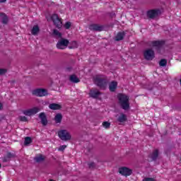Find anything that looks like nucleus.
Returning <instances> with one entry per match:
<instances>
[{
    "label": "nucleus",
    "mask_w": 181,
    "mask_h": 181,
    "mask_svg": "<svg viewBox=\"0 0 181 181\" xmlns=\"http://www.w3.org/2000/svg\"><path fill=\"white\" fill-rule=\"evenodd\" d=\"M118 104L122 110L128 111L130 108L129 96L124 93L117 94Z\"/></svg>",
    "instance_id": "1"
},
{
    "label": "nucleus",
    "mask_w": 181,
    "mask_h": 181,
    "mask_svg": "<svg viewBox=\"0 0 181 181\" xmlns=\"http://www.w3.org/2000/svg\"><path fill=\"white\" fill-rule=\"evenodd\" d=\"M95 84L99 87V88H102L103 90H105L107 88V84H108V79L107 76H104L103 75H98L94 78Z\"/></svg>",
    "instance_id": "2"
},
{
    "label": "nucleus",
    "mask_w": 181,
    "mask_h": 181,
    "mask_svg": "<svg viewBox=\"0 0 181 181\" xmlns=\"http://www.w3.org/2000/svg\"><path fill=\"white\" fill-rule=\"evenodd\" d=\"M58 136L61 141H65L66 142L71 139V135L70 134V132H69V131L66 129L59 130L58 132Z\"/></svg>",
    "instance_id": "3"
},
{
    "label": "nucleus",
    "mask_w": 181,
    "mask_h": 181,
    "mask_svg": "<svg viewBox=\"0 0 181 181\" xmlns=\"http://www.w3.org/2000/svg\"><path fill=\"white\" fill-rule=\"evenodd\" d=\"M51 20L52 21L54 25H55L56 28L58 29H62L63 23L62 22V18H59V15L52 14L51 16Z\"/></svg>",
    "instance_id": "4"
},
{
    "label": "nucleus",
    "mask_w": 181,
    "mask_h": 181,
    "mask_svg": "<svg viewBox=\"0 0 181 181\" xmlns=\"http://www.w3.org/2000/svg\"><path fill=\"white\" fill-rule=\"evenodd\" d=\"M144 57L147 61H152L155 59V51L152 49H147L144 52Z\"/></svg>",
    "instance_id": "5"
},
{
    "label": "nucleus",
    "mask_w": 181,
    "mask_h": 181,
    "mask_svg": "<svg viewBox=\"0 0 181 181\" xmlns=\"http://www.w3.org/2000/svg\"><path fill=\"white\" fill-rule=\"evenodd\" d=\"M151 44L152 45L153 47H156V50L157 51V52L160 54V50H162V48L165 45V41L163 40L151 41Z\"/></svg>",
    "instance_id": "6"
},
{
    "label": "nucleus",
    "mask_w": 181,
    "mask_h": 181,
    "mask_svg": "<svg viewBox=\"0 0 181 181\" xmlns=\"http://www.w3.org/2000/svg\"><path fill=\"white\" fill-rule=\"evenodd\" d=\"M33 95L36 97H46L47 95V90L43 88H37L33 90Z\"/></svg>",
    "instance_id": "7"
},
{
    "label": "nucleus",
    "mask_w": 181,
    "mask_h": 181,
    "mask_svg": "<svg viewBox=\"0 0 181 181\" xmlns=\"http://www.w3.org/2000/svg\"><path fill=\"white\" fill-rule=\"evenodd\" d=\"M159 15H160V10L159 9H152L147 11V16L150 19H153L156 16H159Z\"/></svg>",
    "instance_id": "8"
},
{
    "label": "nucleus",
    "mask_w": 181,
    "mask_h": 181,
    "mask_svg": "<svg viewBox=\"0 0 181 181\" xmlns=\"http://www.w3.org/2000/svg\"><path fill=\"white\" fill-rule=\"evenodd\" d=\"M89 30L94 32H103L104 30V25L100 24H90L89 25Z\"/></svg>",
    "instance_id": "9"
},
{
    "label": "nucleus",
    "mask_w": 181,
    "mask_h": 181,
    "mask_svg": "<svg viewBox=\"0 0 181 181\" xmlns=\"http://www.w3.org/2000/svg\"><path fill=\"white\" fill-rule=\"evenodd\" d=\"M69 40L67 39H64V38H62L57 44V49H64V47H67V46H69Z\"/></svg>",
    "instance_id": "10"
},
{
    "label": "nucleus",
    "mask_w": 181,
    "mask_h": 181,
    "mask_svg": "<svg viewBox=\"0 0 181 181\" xmlns=\"http://www.w3.org/2000/svg\"><path fill=\"white\" fill-rule=\"evenodd\" d=\"M119 173L120 175H122V176H131V175H132V170L127 167H122L119 168Z\"/></svg>",
    "instance_id": "11"
},
{
    "label": "nucleus",
    "mask_w": 181,
    "mask_h": 181,
    "mask_svg": "<svg viewBox=\"0 0 181 181\" xmlns=\"http://www.w3.org/2000/svg\"><path fill=\"white\" fill-rule=\"evenodd\" d=\"M101 95V92H100L97 89H90L89 92V96L91 97V98L97 99L98 97Z\"/></svg>",
    "instance_id": "12"
},
{
    "label": "nucleus",
    "mask_w": 181,
    "mask_h": 181,
    "mask_svg": "<svg viewBox=\"0 0 181 181\" xmlns=\"http://www.w3.org/2000/svg\"><path fill=\"white\" fill-rule=\"evenodd\" d=\"M159 156V150L155 149L152 153L149 154L148 158H150L151 162L156 160Z\"/></svg>",
    "instance_id": "13"
},
{
    "label": "nucleus",
    "mask_w": 181,
    "mask_h": 181,
    "mask_svg": "<svg viewBox=\"0 0 181 181\" xmlns=\"http://www.w3.org/2000/svg\"><path fill=\"white\" fill-rule=\"evenodd\" d=\"M39 118L41 119V124L44 127H46V125H47V117L46 114L45 112L40 113Z\"/></svg>",
    "instance_id": "14"
},
{
    "label": "nucleus",
    "mask_w": 181,
    "mask_h": 181,
    "mask_svg": "<svg viewBox=\"0 0 181 181\" xmlns=\"http://www.w3.org/2000/svg\"><path fill=\"white\" fill-rule=\"evenodd\" d=\"M125 35L126 33L124 31L117 33V35L115 37V40H116V42L124 40V37H125Z\"/></svg>",
    "instance_id": "15"
},
{
    "label": "nucleus",
    "mask_w": 181,
    "mask_h": 181,
    "mask_svg": "<svg viewBox=\"0 0 181 181\" xmlns=\"http://www.w3.org/2000/svg\"><path fill=\"white\" fill-rule=\"evenodd\" d=\"M117 87H118V83L117 81H113L109 84V90L111 93H114L115 90H117Z\"/></svg>",
    "instance_id": "16"
},
{
    "label": "nucleus",
    "mask_w": 181,
    "mask_h": 181,
    "mask_svg": "<svg viewBox=\"0 0 181 181\" xmlns=\"http://www.w3.org/2000/svg\"><path fill=\"white\" fill-rule=\"evenodd\" d=\"M127 120H128V117H127V115L124 113H121L117 118V122H120L121 124H123L124 122H127Z\"/></svg>",
    "instance_id": "17"
},
{
    "label": "nucleus",
    "mask_w": 181,
    "mask_h": 181,
    "mask_svg": "<svg viewBox=\"0 0 181 181\" xmlns=\"http://www.w3.org/2000/svg\"><path fill=\"white\" fill-rule=\"evenodd\" d=\"M0 18H1L3 25H6L8 23V16H6L5 13H0Z\"/></svg>",
    "instance_id": "18"
},
{
    "label": "nucleus",
    "mask_w": 181,
    "mask_h": 181,
    "mask_svg": "<svg viewBox=\"0 0 181 181\" xmlns=\"http://www.w3.org/2000/svg\"><path fill=\"white\" fill-rule=\"evenodd\" d=\"M49 109L53 110H61L62 106L57 103H51L49 105Z\"/></svg>",
    "instance_id": "19"
},
{
    "label": "nucleus",
    "mask_w": 181,
    "mask_h": 181,
    "mask_svg": "<svg viewBox=\"0 0 181 181\" xmlns=\"http://www.w3.org/2000/svg\"><path fill=\"white\" fill-rule=\"evenodd\" d=\"M39 32H40V28H39V25H34L31 30L32 35H33L34 36H36V35H37V33H39Z\"/></svg>",
    "instance_id": "20"
},
{
    "label": "nucleus",
    "mask_w": 181,
    "mask_h": 181,
    "mask_svg": "<svg viewBox=\"0 0 181 181\" xmlns=\"http://www.w3.org/2000/svg\"><path fill=\"white\" fill-rule=\"evenodd\" d=\"M69 80L71 83H80V79L74 74L70 76Z\"/></svg>",
    "instance_id": "21"
},
{
    "label": "nucleus",
    "mask_w": 181,
    "mask_h": 181,
    "mask_svg": "<svg viewBox=\"0 0 181 181\" xmlns=\"http://www.w3.org/2000/svg\"><path fill=\"white\" fill-rule=\"evenodd\" d=\"M62 119H63V115L62 114L58 113L54 117V121L56 124H60L62 122Z\"/></svg>",
    "instance_id": "22"
},
{
    "label": "nucleus",
    "mask_w": 181,
    "mask_h": 181,
    "mask_svg": "<svg viewBox=\"0 0 181 181\" xmlns=\"http://www.w3.org/2000/svg\"><path fill=\"white\" fill-rule=\"evenodd\" d=\"M34 160H35V162H37V163H40V162H43V160H45V157L43 156V155L39 154L38 156H36L34 158Z\"/></svg>",
    "instance_id": "23"
},
{
    "label": "nucleus",
    "mask_w": 181,
    "mask_h": 181,
    "mask_svg": "<svg viewBox=\"0 0 181 181\" xmlns=\"http://www.w3.org/2000/svg\"><path fill=\"white\" fill-rule=\"evenodd\" d=\"M30 110L31 112V115H35V114H37V112H39V111H40V109L37 107H35L30 109Z\"/></svg>",
    "instance_id": "24"
},
{
    "label": "nucleus",
    "mask_w": 181,
    "mask_h": 181,
    "mask_svg": "<svg viewBox=\"0 0 181 181\" xmlns=\"http://www.w3.org/2000/svg\"><path fill=\"white\" fill-rule=\"evenodd\" d=\"M166 64H168V60H166L165 59H162L159 62V66L160 67H165L166 66Z\"/></svg>",
    "instance_id": "25"
},
{
    "label": "nucleus",
    "mask_w": 181,
    "mask_h": 181,
    "mask_svg": "<svg viewBox=\"0 0 181 181\" xmlns=\"http://www.w3.org/2000/svg\"><path fill=\"white\" fill-rule=\"evenodd\" d=\"M33 142L32 138L27 136L25 138V141H24V145L28 146L30 145V144Z\"/></svg>",
    "instance_id": "26"
},
{
    "label": "nucleus",
    "mask_w": 181,
    "mask_h": 181,
    "mask_svg": "<svg viewBox=\"0 0 181 181\" xmlns=\"http://www.w3.org/2000/svg\"><path fill=\"white\" fill-rule=\"evenodd\" d=\"M103 128L108 129V128H110V127H111V123L110 122H103Z\"/></svg>",
    "instance_id": "27"
},
{
    "label": "nucleus",
    "mask_w": 181,
    "mask_h": 181,
    "mask_svg": "<svg viewBox=\"0 0 181 181\" xmlns=\"http://www.w3.org/2000/svg\"><path fill=\"white\" fill-rule=\"evenodd\" d=\"M23 114H24V115H27L28 117L32 116V113L30 112V109L23 110Z\"/></svg>",
    "instance_id": "28"
},
{
    "label": "nucleus",
    "mask_w": 181,
    "mask_h": 181,
    "mask_svg": "<svg viewBox=\"0 0 181 181\" xmlns=\"http://www.w3.org/2000/svg\"><path fill=\"white\" fill-rule=\"evenodd\" d=\"M19 120L21 121V122H28V117L25 116H20Z\"/></svg>",
    "instance_id": "29"
},
{
    "label": "nucleus",
    "mask_w": 181,
    "mask_h": 181,
    "mask_svg": "<svg viewBox=\"0 0 181 181\" xmlns=\"http://www.w3.org/2000/svg\"><path fill=\"white\" fill-rule=\"evenodd\" d=\"M8 70L6 69H0V76H4V74H6Z\"/></svg>",
    "instance_id": "30"
},
{
    "label": "nucleus",
    "mask_w": 181,
    "mask_h": 181,
    "mask_svg": "<svg viewBox=\"0 0 181 181\" xmlns=\"http://www.w3.org/2000/svg\"><path fill=\"white\" fill-rule=\"evenodd\" d=\"M88 165L90 169H94V168H95V163L94 162L88 163Z\"/></svg>",
    "instance_id": "31"
},
{
    "label": "nucleus",
    "mask_w": 181,
    "mask_h": 181,
    "mask_svg": "<svg viewBox=\"0 0 181 181\" xmlns=\"http://www.w3.org/2000/svg\"><path fill=\"white\" fill-rule=\"evenodd\" d=\"M65 29H70L71 28V23L70 21H68L64 25Z\"/></svg>",
    "instance_id": "32"
},
{
    "label": "nucleus",
    "mask_w": 181,
    "mask_h": 181,
    "mask_svg": "<svg viewBox=\"0 0 181 181\" xmlns=\"http://www.w3.org/2000/svg\"><path fill=\"white\" fill-rule=\"evenodd\" d=\"M53 33L56 36H59V37H62V33H60V32H59L57 30H54Z\"/></svg>",
    "instance_id": "33"
},
{
    "label": "nucleus",
    "mask_w": 181,
    "mask_h": 181,
    "mask_svg": "<svg viewBox=\"0 0 181 181\" xmlns=\"http://www.w3.org/2000/svg\"><path fill=\"white\" fill-rule=\"evenodd\" d=\"M66 148H67V146L66 145L60 146L59 148H58V151H64V149H66Z\"/></svg>",
    "instance_id": "34"
},
{
    "label": "nucleus",
    "mask_w": 181,
    "mask_h": 181,
    "mask_svg": "<svg viewBox=\"0 0 181 181\" xmlns=\"http://www.w3.org/2000/svg\"><path fill=\"white\" fill-rule=\"evenodd\" d=\"M8 159H11V158H13V154L11 152H8L7 154L6 155Z\"/></svg>",
    "instance_id": "35"
},
{
    "label": "nucleus",
    "mask_w": 181,
    "mask_h": 181,
    "mask_svg": "<svg viewBox=\"0 0 181 181\" xmlns=\"http://www.w3.org/2000/svg\"><path fill=\"white\" fill-rule=\"evenodd\" d=\"M10 160H11L10 158H8L7 157V156H5L3 158V162H4V163L9 162Z\"/></svg>",
    "instance_id": "36"
},
{
    "label": "nucleus",
    "mask_w": 181,
    "mask_h": 181,
    "mask_svg": "<svg viewBox=\"0 0 181 181\" xmlns=\"http://www.w3.org/2000/svg\"><path fill=\"white\" fill-rule=\"evenodd\" d=\"M142 181H155V179L152 177H146Z\"/></svg>",
    "instance_id": "37"
},
{
    "label": "nucleus",
    "mask_w": 181,
    "mask_h": 181,
    "mask_svg": "<svg viewBox=\"0 0 181 181\" xmlns=\"http://www.w3.org/2000/svg\"><path fill=\"white\" fill-rule=\"evenodd\" d=\"M4 2H6V0H0V4H4Z\"/></svg>",
    "instance_id": "38"
},
{
    "label": "nucleus",
    "mask_w": 181,
    "mask_h": 181,
    "mask_svg": "<svg viewBox=\"0 0 181 181\" xmlns=\"http://www.w3.org/2000/svg\"><path fill=\"white\" fill-rule=\"evenodd\" d=\"M66 70H68V71H70L71 70V67H68V68H66Z\"/></svg>",
    "instance_id": "39"
},
{
    "label": "nucleus",
    "mask_w": 181,
    "mask_h": 181,
    "mask_svg": "<svg viewBox=\"0 0 181 181\" xmlns=\"http://www.w3.org/2000/svg\"><path fill=\"white\" fill-rule=\"evenodd\" d=\"M2 109V104L0 103V110Z\"/></svg>",
    "instance_id": "40"
},
{
    "label": "nucleus",
    "mask_w": 181,
    "mask_h": 181,
    "mask_svg": "<svg viewBox=\"0 0 181 181\" xmlns=\"http://www.w3.org/2000/svg\"><path fill=\"white\" fill-rule=\"evenodd\" d=\"M0 168H2V165L0 163Z\"/></svg>",
    "instance_id": "41"
},
{
    "label": "nucleus",
    "mask_w": 181,
    "mask_h": 181,
    "mask_svg": "<svg viewBox=\"0 0 181 181\" xmlns=\"http://www.w3.org/2000/svg\"><path fill=\"white\" fill-rule=\"evenodd\" d=\"M49 181H55L54 180H49Z\"/></svg>",
    "instance_id": "42"
}]
</instances>
